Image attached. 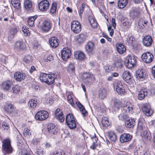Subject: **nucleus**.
<instances>
[{
  "label": "nucleus",
  "instance_id": "obj_15",
  "mask_svg": "<svg viewBox=\"0 0 155 155\" xmlns=\"http://www.w3.org/2000/svg\"><path fill=\"white\" fill-rule=\"evenodd\" d=\"M48 76L46 83L49 85L52 84L54 82L55 79L60 78V76L58 73L49 74Z\"/></svg>",
  "mask_w": 155,
  "mask_h": 155
},
{
  "label": "nucleus",
  "instance_id": "obj_43",
  "mask_svg": "<svg viewBox=\"0 0 155 155\" xmlns=\"http://www.w3.org/2000/svg\"><path fill=\"white\" fill-rule=\"evenodd\" d=\"M12 5L16 8L18 9L21 7L20 3L18 0H12L11 1Z\"/></svg>",
  "mask_w": 155,
  "mask_h": 155
},
{
  "label": "nucleus",
  "instance_id": "obj_61",
  "mask_svg": "<svg viewBox=\"0 0 155 155\" xmlns=\"http://www.w3.org/2000/svg\"><path fill=\"white\" fill-rule=\"evenodd\" d=\"M2 126L4 130H7L9 128L8 124L5 122H3Z\"/></svg>",
  "mask_w": 155,
  "mask_h": 155
},
{
  "label": "nucleus",
  "instance_id": "obj_59",
  "mask_svg": "<svg viewBox=\"0 0 155 155\" xmlns=\"http://www.w3.org/2000/svg\"><path fill=\"white\" fill-rule=\"evenodd\" d=\"M22 29L24 33V35L25 36H27L29 35H28V34H29V31L27 27H23Z\"/></svg>",
  "mask_w": 155,
  "mask_h": 155
},
{
  "label": "nucleus",
  "instance_id": "obj_19",
  "mask_svg": "<svg viewBox=\"0 0 155 155\" xmlns=\"http://www.w3.org/2000/svg\"><path fill=\"white\" fill-rule=\"evenodd\" d=\"M140 13L138 9L135 8H133L130 12V16L133 19L139 17Z\"/></svg>",
  "mask_w": 155,
  "mask_h": 155
},
{
  "label": "nucleus",
  "instance_id": "obj_53",
  "mask_svg": "<svg viewBox=\"0 0 155 155\" xmlns=\"http://www.w3.org/2000/svg\"><path fill=\"white\" fill-rule=\"evenodd\" d=\"M135 40V38L133 36L130 35H128L126 41L128 43H132Z\"/></svg>",
  "mask_w": 155,
  "mask_h": 155
},
{
  "label": "nucleus",
  "instance_id": "obj_38",
  "mask_svg": "<svg viewBox=\"0 0 155 155\" xmlns=\"http://www.w3.org/2000/svg\"><path fill=\"white\" fill-rule=\"evenodd\" d=\"M37 16L36 15L29 17L27 22L28 25L31 27L33 26L34 21L37 18Z\"/></svg>",
  "mask_w": 155,
  "mask_h": 155
},
{
  "label": "nucleus",
  "instance_id": "obj_9",
  "mask_svg": "<svg viewBox=\"0 0 155 155\" xmlns=\"http://www.w3.org/2000/svg\"><path fill=\"white\" fill-rule=\"evenodd\" d=\"M71 51L68 47L64 48L61 51V57L64 61H67L71 56Z\"/></svg>",
  "mask_w": 155,
  "mask_h": 155
},
{
  "label": "nucleus",
  "instance_id": "obj_46",
  "mask_svg": "<svg viewBox=\"0 0 155 155\" xmlns=\"http://www.w3.org/2000/svg\"><path fill=\"white\" fill-rule=\"evenodd\" d=\"M89 21L91 26L94 28H97V23L96 21L93 18H89Z\"/></svg>",
  "mask_w": 155,
  "mask_h": 155
},
{
  "label": "nucleus",
  "instance_id": "obj_8",
  "mask_svg": "<svg viewBox=\"0 0 155 155\" xmlns=\"http://www.w3.org/2000/svg\"><path fill=\"white\" fill-rule=\"evenodd\" d=\"M141 58L144 62L147 63H149L153 60V56L151 53L147 52L142 54Z\"/></svg>",
  "mask_w": 155,
  "mask_h": 155
},
{
  "label": "nucleus",
  "instance_id": "obj_42",
  "mask_svg": "<svg viewBox=\"0 0 155 155\" xmlns=\"http://www.w3.org/2000/svg\"><path fill=\"white\" fill-rule=\"evenodd\" d=\"M108 136L110 140L113 142H115L117 140V136L113 132H109Z\"/></svg>",
  "mask_w": 155,
  "mask_h": 155
},
{
  "label": "nucleus",
  "instance_id": "obj_5",
  "mask_svg": "<svg viewBox=\"0 0 155 155\" xmlns=\"http://www.w3.org/2000/svg\"><path fill=\"white\" fill-rule=\"evenodd\" d=\"M48 117V113L45 110H41L38 112L35 115L36 120L40 121L45 120Z\"/></svg>",
  "mask_w": 155,
  "mask_h": 155
},
{
  "label": "nucleus",
  "instance_id": "obj_2",
  "mask_svg": "<svg viewBox=\"0 0 155 155\" xmlns=\"http://www.w3.org/2000/svg\"><path fill=\"white\" fill-rule=\"evenodd\" d=\"M126 67L129 68L134 67L135 65L136 62V58L134 56L128 55L126 58L125 61Z\"/></svg>",
  "mask_w": 155,
  "mask_h": 155
},
{
  "label": "nucleus",
  "instance_id": "obj_56",
  "mask_svg": "<svg viewBox=\"0 0 155 155\" xmlns=\"http://www.w3.org/2000/svg\"><path fill=\"white\" fill-rule=\"evenodd\" d=\"M85 4L84 3H82L81 6L79 8V13L81 18L82 17L81 15L83 13V12L84 11V9L85 8Z\"/></svg>",
  "mask_w": 155,
  "mask_h": 155
},
{
  "label": "nucleus",
  "instance_id": "obj_10",
  "mask_svg": "<svg viewBox=\"0 0 155 155\" xmlns=\"http://www.w3.org/2000/svg\"><path fill=\"white\" fill-rule=\"evenodd\" d=\"M39 9L41 11H46L49 8V3L47 0H42L38 5Z\"/></svg>",
  "mask_w": 155,
  "mask_h": 155
},
{
  "label": "nucleus",
  "instance_id": "obj_26",
  "mask_svg": "<svg viewBox=\"0 0 155 155\" xmlns=\"http://www.w3.org/2000/svg\"><path fill=\"white\" fill-rule=\"evenodd\" d=\"M14 78L17 81H21L25 79V73H21L20 72H17L15 73Z\"/></svg>",
  "mask_w": 155,
  "mask_h": 155
},
{
  "label": "nucleus",
  "instance_id": "obj_37",
  "mask_svg": "<svg viewBox=\"0 0 155 155\" xmlns=\"http://www.w3.org/2000/svg\"><path fill=\"white\" fill-rule=\"evenodd\" d=\"M147 21L143 18H140L138 21V26L140 28H143L147 25Z\"/></svg>",
  "mask_w": 155,
  "mask_h": 155
},
{
  "label": "nucleus",
  "instance_id": "obj_57",
  "mask_svg": "<svg viewBox=\"0 0 155 155\" xmlns=\"http://www.w3.org/2000/svg\"><path fill=\"white\" fill-rule=\"evenodd\" d=\"M35 153L37 155H44V152L42 149L39 147L36 149Z\"/></svg>",
  "mask_w": 155,
  "mask_h": 155
},
{
  "label": "nucleus",
  "instance_id": "obj_40",
  "mask_svg": "<svg viewBox=\"0 0 155 155\" xmlns=\"http://www.w3.org/2000/svg\"><path fill=\"white\" fill-rule=\"evenodd\" d=\"M28 106L33 108L36 107L38 105L37 101L35 100L31 99L28 102Z\"/></svg>",
  "mask_w": 155,
  "mask_h": 155
},
{
  "label": "nucleus",
  "instance_id": "obj_48",
  "mask_svg": "<svg viewBox=\"0 0 155 155\" xmlns=\"http://www.w3.org/2000/svg\"><path fill=\"white\" fill-rule=\"evenodd\" d=\"M138 129L139 130H140L141 132L142 131L147 130V128L145 127L144 124H142L141 122H139L137 125Z\"/></svg>",
  "mask_w": 155,
  "mask_h": 155
},
{
  "label": "nucleus",
  "instance_id": "obj_14",
  "mask_svg": "<svg viewBox=\"0 0 155 155\" xmlns=\"http://www.w3.org/2000/svg\"><path fill=\"white\" fill-rule=\"evenodd\" d=\"M48 131L52 134H56L58 131V129L55 126L51 123L48 124L47 126Z\"/></svg>",
  "mask_w": 155,
  "mask_h": 155
},
{
  "label": "nucleus",
  "instance_id": "obj_16",
  "mask_svg": "<svg viewBox=\"0 0 155 155\" xmlns=\"http://www.w3.org/2000/svg\"><path fill=\"white\" fill-rule=\"evenodd\" d=\"M132 136L129 134H124L120 136V141L122 143L127 142L130 141Z\"/></svg>",
  "mask_w": 155,
  "mask_h": 155
},
{
  "label": "nucleus",
  "instance_id": "obj_30",
  "mask_svg": "<svg viewBox=\"0 0 155 155\" xmlns=\"http://www.w3.org/2000/svg\"><path fill=\"white\" fill-rule=\"evenodd\" d=\"M116 47L117 51L120 54H123L126 50L124 46L121 43L116 44Z\"/></svg>",
  "mask_w": 155,
  "mask_h": 155
},
{
  "label": "nucleus",
  "instance_id": "obj_12",
  "mask_svg": "<svg viewBox=\"0 0 155 155\" xmlns=\"http://www.w3.org/2000/svg\"><path fill=\"white\" fill-rule=\"evenodd\" d=\"M55 115L56 118L61 122H64V116L63 114L62 110L60 108L57 109L55 111Z\"/></svg>",
  "mask_w": 155,
  "mask_h": 155
},
{
  "label": "nucleus",
  "instance_id": "obj_3",
  "mask_svg": "<svg viewBox=\"0 0 155 155\" xmlns=\"http://www.w3.org/2000/svg\"><path fill=\"white\" fill-rule=\"evenodd\" d=\"M66 122L70 129H73L76 128V122L74 117L72 114H69L66 116Z\"/></svg>",
  "mask_w": 155,
  "mask_h": 155
},
{
  "label": "nucleus",
  "instance_id": "obj_7",
  "mask_svg": "<svg viewBox=\"0 0 155 155\" xmlns=\"http://www.w3.org/2000/svg\"><path fill=\"white\" fill-rule=\"evenodd\" d=\"M142 110L144 114L147 116H150L153 114V111L149 104H144L142 107Z\"/></svg>",
  "mask_w": 155,
  "mask_h": 155
},
{
  "label": "nucleus",
  "instance_id": "obj_1",
  "mask_svg": "<svg viewBox=\"0 0 155 155\" xmlns=\"http://www.w3.org/2000/svg\"><path fill=\"white\" fill-rule=\"evenodd\" d=\"M2 148L5 152L4 154H10L13 151L11 145V141L9 139L4 140L2 142Z\"/></svg>",
  "mask_w": 155,
  "mask_h": 155
},
{
  "label": "nucleus",
  "instance_id": "obj_35",
  "mask_svg": "<svg viewBox=\"0 0 155 155\" xmlns=\"http://www.w3.org/2000/svg\"><path fill=\"white\" fill-rule=\"evenodd\" d=\"M128 0H118V6L120 8H123L125 7L128 3Z\"/></svg>",
  "mask_w": 155,
  "mask_h": 155
},
{
  "label": "nucleus",
  "instance_id": "obj_51",
  "mask_svg": "<svg viewBox=\"0 0 155 155\" xmlns=\"http://www.w3.org/2000/svg\"><path fill=\"white\" fill-rule=\"evenodd\" d=\"M23 133L25 137H29L31 134L30 130L27 128H25L23 131Z\"/></svg>",
  "mask_w": 155,
  "mask_h": 155
},
{
  "label": "nucleus",
  "instance_id": "obj_27",
  "mask_svg": "<svg viewBox=\"0 0 155 155\" xmlns=\"http://www.w3.org/2000/svg\"><path fill=\"white\" fill-rule=\"evenodd\" d=\"M116 90L117 93L121 95L124 94L125 92L124 86L121 83H117Z\"/></svg>",
  "mask_w": 155,
  "mask_h": 155
},
{
  "label": "nucleus",
  "instance_id": "obj_28",
  "mask_svg": "<svg viewBox=\"0 0 155 155\" xmlns=\"http://www.w3.org/2000/svg\"><path fill=\"white\" fill-rule=\"evenodd\" d=\"M145 75L143 70L138 69L137 71L136 77L138 80L143 81L145 78L144 75Z\"/></svg>",
  "mask_w": 155,
  "mask_h": 155
},
{
  "label": "nucleus",
  "instance_id": "obj_23",
  "mask_svg": "<svg viewBox=\"0 0 155 155\" xmlns=\"http://www.w3.org/2000/svg\"><path fill=\"white\" fill-rule=\"evenodd\" d=\"M83 78L85 79H87L86 83L91 84L95 80V77L92 74H84L83 75Z\"/></svg>",
  "mask_w": 155,
  "mask_h": 155
},
{
  "label": "nucleus",
  "instance_id": "obj_62",
  "mask_svg": "<svg viewBox=\"0 0 155 155\" xmlns=\"http://www.w3.org/2000/svg\"><path fill=\"white\" fill-rule=\"evenodd\" d=\"M53 59V57L52 55L51 54H49L47 58L45 59V61L47 62H50Z\"/></svg>",
  "mask_w": 155,
  "mask_h": 155
},
{
  "label": "nucleus",
  "instance_id": "obj_52",
  "mask_svg": "<svg viewBox=\"0 0 155 155\" xmlns=\"http://www.w3.org/2000/svg\"><path fill=\"white\" fill-rule=\"evenodd\" d=\"M75 69V66L74 64L72 63L70 64L68 67V71L72 73H74Z\"/></svg>",
  "mask_w": 155,
  "mask_h": 155
},
{
  "label": "nucleus",
  "instance_id": "obj_11",
  "mask_svg": "<svg viewBox=\"0 0 155 155\" xmlns=\"http://www.w3.org/2000/svg\"><path fill=\"white\" fill-rule=\"evenodd\" d=\"M24 7L25 10L27 12H32L34 11V8L32 7V3L29 0H26L25 1Z\"/></svg>",
  "mask_w": 155,
  "mask_h": 155
},
{
  "label": "nucleus",
  "instance_id": "obj_54",
  "mask_svg": "<svg viewBox=\"0 0 155 155\" xmlns=\"http://www.w3.org/2000/svg\"><path fill=\"white\" fill-rule=\"evenodd\" d=\"M12 91L15 94H18L20 91L19 86L18 85H14L12 88Z\"/></svg>",
  "mask_w": 155,
  "mask_h": 155
},
{
  "label": "nucleus",
  "instance_id": "obj_63",
  "mask_svg": "<svg viewBox=\"0 0 155 155\" xmlns=\"http://www.w3.org/2000/svg\"><path fill=\"white\" fill-rule=\"evenodd\" d=\"M91 139L93 141V144H94L97 142L98 139L95 134H94L92 137H91Z\"/></svg>",
  "mask_w": 155,
  "mask_h": 155
},
{
  "label": "nucleus",
  "instance_id": "obj_33",
  "mask_svg": "<svg viewBox=\"0 0 155 155\" xmlns=\"http://www.w3.org/2000/svg\"><path fill=\"white\" fill-rule=\"evenodd\" d=\"M76 104L79 108L83 115L85 117L87 114V112L85 110L84 106L80 102H76Z\"/></svg>",
  "mask_w": 155,
  "mask_h": 155
},
{
  "label": "nucleus",
  "instance_id": "obj_34",
  "mask_svg": "<svg viewBox=\"0 0 155 155\" xmlns=\"http://www.w3.org/2000/svg\"><path fill=\"white\" fill-rule=\"evenodd\" d=\"M123 78L124 79L127 83L131 79L132 76L129 71H126L123 74Z\"/></svg>",
  "mask_w": 155,
  "mask_h": 155
},
{
  "label": "nucleus",
  "instance_id": "obj_21",
  "mask_svg": "<svg viewBox=\"0 0 155 155\" xmlns=\"http://www.w3.org/2000/svg\"><path fill=\"white\" fill-rule=\"evenodd\" d=\"M51 28V23L47 21H45L42 23L41 28L43 31L48 32Z\"/></svg>",
  "mask_w": 155,
  "mask_h": 155
},
{
  "label": "nucleus",
  "instance_id": "obj_4",
  "mask_svg": "<svg viewBox=\"0 0 155 155\" xmlns=\"http://www.w3.org/2000/svg\"><path fill=\"white\" fill-rule=\"evenodd\" d=\"M71 29L72 31L75 34L79 33L81 30V25L78 21H74L71 23Z\"/></svg>",
  "mask_w": 155,
  "mask_h": 155
},
{
  "label": "nucleus",
  "instance_id": "obj_31",
  "mask_svg": "<svg viewBox=\"0 0 155 155\" xmlns=\"http://www.w3.org/2000/svg\"><path fill=\"white\" fill-rule=\"evenodd\" d=\"M107 92L106 90L104 88H101L98 93V96L101 99H104L107 97Z\"/></svg>",
  "mask_w": 155,
  "mask_h": 155
},
{
  "label": "nucleus",
  "instance_id": "obj_36",
  "mask_svg": "<svg viewBox=\"0 0 155 155\" xmlns=\"http://www.w3.org/2000/svg\"><path fill=\"white\" fill-rule=\"evenodd\" d=\"M141 132L143 133L142 135L143 138L147 140H150L151 139V136L150 132L147 129Z\"/></svg>",
  "mask_w": 155,
  "mask_h": 155
},
{
  "label": "nucleus",
  "instance_id": "obj_50",
  "mask_svg": "<svg viewBox=\"0 0 155 155\" xmlns=\"http://www.w3.org/2000/svg\"><path fill=\"white\" fill-rule=\"evenodd\" d=\"M101 122L104 126L107 127L109 125V120L106 117H102Z\"/></svg>",
  "mask_w": 155,
  "mask_h": 155
},
{
  "label": "nucleus",
  "instance_id": "obj_13",
  "mask_svg": "<svg viewBox=\"0 0 155 155\" xmlns=\"http://www.w3.org/2000/svg\"><path fill=\"white\" fill-rule=\"evenodd\" d=\"M74 56L77 60L79 61H84L86 58L85 54L81 51H77L74 52Z\"/></svg>",
  "mask_w": 155,
  "mask_h": 155
},
{
  "label": "nucleus",
  "instance_id": "obj_47",
  "mask_svg": "<svg viewBox=\"0 0 155 155\" xmlns=\"http://www.w3.org/2000/svg\"><path fill=\"white\" fill-rule=\"evenodd\" d=\"M57 9V4L56 2L52 3L50 10V13L51 14H55Z\"/></svg>",
  "mask_w": 155,
  "mask_h": 155
},
{
  "label": "nucleus",
  "instance_id": "obj_32",
  "mask_svg": "<svg viewBox=\"0 0 155 155\" xmlns=\"http://www.w3.org/2000/svg\"><path fill=\"white\" fill-rule=\"evenodd\" d=\"M18 31V28H12L10 30L9 33V39L11 40L14 38V36L16 34Z\"/></svg>",
  "mask_w": 155,
  "mask_h": 155
},
{
  "label": "nucleus",
  "instance_id": "obj_24",
  "mask_svg": "<svg viewBox=\"0 0 155 155\" xmlns=\"http://www.w3.org/2000/svg\"><path fill=\"white\" fill-rule=\"evenodd\" d=\"M133 104L130 102H127L124 106L123 109L125 110V112L128 111L129 112L132 113L133 112Z\"/></svg>",
  "mask_w": 155,
  "mask_h": 155
},
{
  "label": "nucleus",
  "instance_id": "obj_22",
  "mask_svg": "<svg viewBox=\"0 0 155 155\" xmlns=\"http://www.w3.org/2000/svg\"><path fill=\"white\" fill-rule=\"evenodd\" d=\"M25 48V45L22 42L19 41L15 43L14 45V48L17 51L24 50Z\"/></svg>",
  "mask_w": 155,
  "mask_h": 155
},
{
  "label": "nucleus",
  "instance_id": "obj_58",
  "mask_svg": "<svg viewBox=\"0 0 155 155\" xmlns=\"http://www.w3.org/2000/svg\"><path fill=\"white\" fill-rule=\"evenodd\" d=\"M114 106L117 108H119L120 107L121 104L120 101L117 99H115L114 101Z\"/></svg>",
  "mask_w": 155,
  "mask_h": 155
},
{
  "label": "nucleus",
  "instance_id": "obj_44",
  "mask_svg": "<svg viewBox=\"0 0 155 155\" xmlns=\"http://www.w3.org/2000/svg\"><path fill=\"white\" fill-rule=\"evenodd\" d=\"M123 61L121 59H119L114 63V66L117 68H121L123 66Z\"/></svg>",
  "mask_w": 155,
  "mask_h": 155
},
{
  "label": "nucleus",
  "instance_id": "obj_29",
  "mask_svg": "<svg viewBox=\"0 0 155 155\" xmlns=\"http://www.w3.org/2000/svg\"><path fill=\"white\" fill-rule=\"evenodd\" d=\"M135 124V120L134 119L130 118L127 119L125 122V125L127 128H130L133 127Z\"/></svg>",
  "mask_w": 155,
  "mask_h": 155
},
{
  "label": "nucleus",
  "instance_id": "obj_17",
  "mask_svg": "<svg viewBox=\"0 0 155 155\" xmlns=\"http://www.w3.org/2000/svg\"><path fill=\"white\" fill-rule=\"evenodd\" d=\"M49 41L50 45L53 48H55L58 46L59 43L58 40L55 37L51 38Z\"/></svg>",
  "mask_w": 155,
  "mask_h": 155
},
{
  "label": "nucleus",
  "instance_id": "obj_45",
  "mask_svg": "<svg viewBox=\"0 0 155 155\" xmlns=\"http://www.w3.org/2000/svg\"><path fill=\"white\" fill-rule=\"evenodd\" d=\"M14 108V106L11 104H9L6 105L5 107V109L6 112L8 113H11L13 109Z\"/></svg>",
  "mask_w": 155,
  "mask_h": 155
},
{
  "label": "nucleus",
  "instance_id": "obj_60",
  "mask_svg": "<svg viewBox=\"0 0 155 155\" xmlns=\"http://www.w3.org/2000/svg\"><path fill=\"white\" fill-rule=\"evenodd\" d=\"M64 154L63 152L59 150L54 151L51 155H64Z\"/></svg>",
  "mask_w": 155,
  "mask_h": 155
},
{
  "label": "nucleus",
  "instance_id": "obj_39",
  "mask_svg": "<svg viewBox=\"0 0 155 155\" xmlns=\"http://www.w3.org/2000/svg\"><path fill=\"white\" fill-rule=\"evenodd\" d=\"M48 75L49 74L44 73H41L39 77L40 81L42 82L46 83L48 78L49 77Z\"/></svg>",
  "mask_w": 155,
  "mask_h": 155
},
{
  "label": "nucleus",
  "instance_id": "obj_6",
  "mask_svg": "<svg viewBox=\"0 0 155 155\" xmlns=\"http://www.w3.org/2000/svg\"><path fill=\"white\" fill-rule=\"evenodd\" d=\"M85 50L87 53L90 55L94 53L95 49L94 44L91 41L88 42L85 45Z\"/></svg>",
  "mask_w": 155,
  "mask_h": 155
},
{
  "label": "nucleus",
  "instance_id": "obj_25",
  "mask_svg": "<svg viewBox=\"0 0 155 155\" xmlns=\"http://www.w3.org/2000/svg\"><path fill=\"white\" fill-rule=\"evenodd\" d=\"M13 82L11 80H6L2 84V88L4 90H8L11 86L13 84Z\"/></svg>",
  "mask_w": 155,
  "mask_h": 155
},
{
  "label": "nucleus",
  "instance_id": "obj_49",
  "mask_svg": "<svg viewBox=\"0 0 155 155\" xmlns=\"http://www.w3.org/2000/svg\"><path fill=\"white\" fill-rule=\"evenodd\" d=\"M122 23L124 26L129 27L130 26L131 24L129 21V19L127 18H124L122 20Z\"/></svg>",
  "mask_w": 155,
  "mask_h": 155
},
{
  "label": "nucleus",
  "instance_id": "obj_20",
  "mask_svg": "<svg viewBox=\"0 0 155 155\" xmlns=\"http://www.w3.org/2000/svg\"><path fill=\"white\" fill-rule=\"evenodd\" d=\"M153 40L151 37L149 35L146 36L143 40V45L147 47L150 46L152 44Z\"/></svg>",
  "mask_w": 155,
  "mask_h": 155
},
{
  "label": "nucleus",
  "instance_id": "obj_41",
  "mask_svg": "<svg viewBox=\"0 0 155 155\" xmlns=\"http://www.w3.org/2000/svg\"><path fill=\"white\" fill-rule=\"evenodd\" d=\"M86 38V36L84 34H81L78 35L77 38L78 41L80 43H82L84 42Z\"/></svg>",
  "mask_w": 155,
  "mask_h": 155
},
{
  "label": "nucleus",
  "instance_id": "obj_18",
  "mask_svg": "<svg viewBox=\"0 0 155 155\" xmlns=\"http://www.w3.org/2000/svg\"><path fill=\"white\" fill-rule=\"evenodd\" d=\"M148 94V90L146 88L141 89L139 91V94L137 96L138 99L140 100H142L144 99L146 96Z\"/></svg>",
  "mask_w": 155,
  "mask_h": 155
},
{
  "label": "nucleus",
  "instance_id": "obj_55",
  "mask_svg": "<svg viewBox=\"0 0 155 155\" xmlns=\"http://www.w3.org/2000/svg\"><path fill=\"white\" fill-rule=\"evenodd\" d=\"M23 60L24 62L29 63L31 60V57L29 55H26L24 57Z\"/></svg>",
  "mask_w": 155,
  "mask_h": 155
},
{
  "label": "nucleus",
  "instance_id": "obj_64",
  "mask_svg": "<svg viewBox=\"0 0 155 155\" xmlns=\"http://www.w3.org/2000/svg\"><path fill=\"white\" fill-rule=\"evenodd\" d=\"M153 153L149 149H148L144 153L143 155H152Z\"/></svg>",
  "mask_w": 155,
  "mask_h": 155
}]
</instances>
